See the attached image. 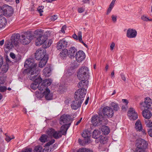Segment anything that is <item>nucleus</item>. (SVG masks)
I'll use <instances>...</instances> for the list:
<instances>
[{"label": "nucleus", "mask_w": 152, "mask_h": 152, "mask_svg": "<svg viewBox=\"0 0 152 152\" xmlns=\"http://www.w3.org/2000/svg\"><path fill=\"white\" fill-rule=\"evenodd\" d=\"M20 35L19 34H14L11 37V42L14 45L17 46L19 42L20 38Z\"/></svg>", "instance_id": "16"}, {"label": "nucleus", "mask_w": 152, "mask_h": 152, "mask_svg": "<svg viewBox=\"0 0 152 152\" xmlns=\"http://www.w3.org/2000/svg\"><path fill=\"white\" fill-rule=\"evenodd\" d=\"M51 69L50 66L46 67L43 71V74L47 77H49L51 75Z\"/></svg>", "instance_id": "27"}, {"label": "nucleus", "mask_w": 152, "mask_h": 152, "mask_svg": "<svg viewBox=\"0 0 152 152\" xmlns=\"http://www.w3.org/2000/svg\"><path fill=\"white\" fill-rule=\"evenodd\" d=\"M51 149L49 147H46L44 149L43 148V152H50Z\"/></svg>", "instance_id": "47"}, {"label": "nucleus", "mask_w": 152, "mask_h": 152, "mask_svg": "<svg viewBox=\"0 0 152 152\" xmlns=\"http://www.w3.org/2000/svg\"><path fill=\"white\" fill-rule=\"evenodd\" d=\"M2 9V11L3 12V14L5 16H10L13 13L12 7L7 5H4Z\"/></svg>", "instance_id": "10"}, {"label": "nucleus", "mask_w": 152, "mask_h": 152, "mask_svg": "<svg viewBox=\"0 0 152 152\" xmlns=\"http://www.w3.org/2000/svg\"><path fill=\"white\" fill-rule=\"evenodd\" d=\"M100 132L98 130H95L93 132L92 137L93 138L97 139L99 138L101 136L100 135Z\"/></svg>", "instance_id": "29"}, {"label": "nucleus", "mask_w": 152, "mask_h": 152, "mask_svg": "<svg viewBox=\"0 0 152 152\" xmlns=\"http://www.w3.org/2000/svg\"><path fill=\"white\" fill-rule=\"evenodd\" d=\"M42 83L47 88L48 86H49L51 85L52 82L51 80L47 79L44 80Z\"/></svg>", "instance_id": "36"}, {"label": "nucleus", "mask_w": 152, "mask_h": 152, "mask_svg": "<svg viewBox=\"0 0 152 152\" xmlns=\"http://www.w3.org/2000/svg\"><path fill=\"white\" fill-rule=\"evenodd\" d=\"M57 18V15H53L51 17V19L52 20L54 21L56 20Z\"/></svg>", "instance_id": "56"}, {"label": "nucleus", "mask_w": 152, "mask_h": 152, "mask_svg": "<svg viewBox=\"0 0 152 152\" xmlns=\"http://www.w3.org/2000/svg\"><path fill=\"white\" fill-rule=\"evenodd\" d=\"M48 59L47 58L40 60V61L39 64V66L40 67L42 68L47 63Z\"/></svg>", "instance_id": "33"}, {"label": "nucleus", "mask_w": 152, "mask_h": 152, "mask_svg": "<svg viewBox=\"0 0 152 152\" xmlns=\"http://www.w3.org/2000/svg\"><path fill=\"white\" fill-rule=\"evenodd\" d=\"M152 104L151 99L149 97H146L145 99L144 102L140 104L141 105L145 107L146 108H150Z\"/></svg>", "instance_id": "22"}, {"label": "nucleus", "mask_w": 152, "mask_h": 152, "mask_svg": "<svg viewBox=\"0 0 152 152\" xmlns=\"http://www.w3.org/2000/svg\"><path fill=\"white\" fill-rule=\"evenodd\" d=\"M32 34L30 32H25L21 36V42L23 45H27L33 39Z\"/></svg>", "instance_id": "5"}, {"label": "nucleus", "mask_w": 152, "mask_h": 152, "mask_svg": "<svg viewBox=\"0 0 152 152\" xmlns=\"http://www.w3.org/2000/svg\"><path fill=\"white\" fill-rule=\"evenodd\" d=\"M77 77L78 79L80 80L87 79L89 77L88 67L83 66L80 68L78 72Z\"/></svg>", "instance_id": "3"}, {"label": "nucleus", "mask_w": 152, "mask_h": 152, "mask_svg": "<svg viewBox=\"0 0 152 152\" xmlns=\"http://www.w3.org/2000/svg\"><path fill=\"white\" fill-rule=\"evenodd\" d=\"M57 48L58 50H60L64 48L61 42L59 41L57 44Z\"/></svg>", "instance_id": "44"}, {"label": "nucleus", "mask_w": 152, "mask_h": 152, "mask_svg": "<svg viewBox=\"0 0 152 152\" xmlns=\"http://www.w3.org/2000/svg\"><path fill=\"white\" fill-rule=\"evenodd\" d=\"M38 84L37 88L41 91L45 90L43 92V95L45 96V98L47 100H50L52 99V96L50 94V90L48 88H47L46 86L44 85L42 82L40 83V82Z\"/></svg>", "instance_id": "4"}, {"label": "nucleus", "mask_w": 152, "mask_h": 152, "mask_svg": "<svg viewBox=\"0 0 152 152\" xmlns=\"http://www.w3.org/2000/svg\"><path fill=\"white\" fill-rule=\"evenodd\" d=\"M60 128V130L59 131L61 132L62 135H65L66 134V131L70 125V124H68L63 125Z\"/></svg>", "instance_id": "24"}, {"label": "nucleus", "mask_w": 152, "mask_h": 152, "mask_svg": "<svg viewBox=\"0 0 152 152\" xmlns=\"http://www.w3.org/2000/svg\"><path fill=\"white\" fill-rule=\"evenodd\" d=\"M3 59L2 57L0 56V68L2 66L3 64Z\"/></svg>", "instance_id": "58"}, {"label": "nucleus", "mask_w": 152, "mask_h": 152, "mask_svg": "<svg viewBox=\"0 0 152 152\" xmlns=\"http://www.w3.org/2000/svg\"><path fill=\"white\" fill-rule=\"evenodd\" d=\"M10 57L12 59L16 58L15 55L13 53H10Z\"/></svg>", "instance_id": "55"}, {"label": "nucleus", "mask_w": 152, "mask_h": 152, "mask_svg": "<svg viewBox=\"0 0 152 152\" xmlns=\"http://www.w3.org/2000/svg\"><path fill=\"white\" fill-rule=\"evenodd\" d=\"M145 149H144L142 148H140L137 147L136 149L135 152H145Z\"/></svg>", "instance_id": "46"}, {"label": "nucleus", "mask_w": 152, "mask_h": 152, "mask_svg": "<svg viewBox=\"0 0 152 152\" xmlns=\"http://www.w3.org/2000/svg\"><path fill=\"white\" fill-rule=\"evenodd\" d=\"M86 93V89H78L75 93L74 95L75 99L83 102Z\"/></svg>", "instance_id": "6"}, {"label": "nucleus", "mask_w": 152, "mask_h": 152, "mask_svg": "<svg viewBox=\"0 0 152 152\" xmlns=\"http://www.w3.org/2000/svg\"><path fill=\"white\" fill-rule=\"evenodd\" d=\"M102 113L106 117L109 118L112 117L114 113L113 109L108 106L105 107L103 108Z\"/></svg>", "instance_id": "11"}, {"label": "nucleus", "mask_w": 152, "mask_h": 152, "mask_svg": "<svg viewBox=\"0 0 152 152\" xmlns=\"http://www.w3.org/2000/svg\"><path fill=\"white\" fill-rule=\"evenodd\" d=\"M148 132L149 135L152 137V129L149 130Z\"/></svg>", "instance_id": "63"}, {"label": "nucleus", "mask_w": 152, "mask_h": 152, "mask_svg": "<svg viewBox=\"0 0 152 152\" xmlns=\"http://www.w3.org/2000/svg\"><path fill=\"white\" fill-rule=\"evenodd\" d=\"M111 107L113 108V110L117 111L120 109L118 104L115 102H112L110 104Z\"/></svg>", "instance_id": "32"}, {"label": "nucleus", "mask_w": 152, "mask_h": 152, "mask_svg": "<svg viewBox=\"0 0 152 152\" xmlns=\"http://www.w3.org/2000/svg\"><path fill=\"white\" fill-rule=\"evenodd\" d=\"M135 128L137 131H140L142 129L141 123L139 120L137 121L135 124Z\"/></svg>", "instance_id": "31"}, {"label": "nucleus", "mask_w": 152, "mask_h": 152, "mask_svg": "<svg viewBox=\"0 0 152 152\" xmlns=\"http://www.w3.org/2000/svg\"><path fill=\"white\" fill-rule=\"evenodd\" d=\"M82 1L84 4H89L90 3V0H83Z\"/></svg>", "instance_id": "57"}, {"label": "nucleus", "mask_w": 152, "mask_h": 152, "mask_svg": "<svg viewBox=\"0 0 152 152\" xmlns=\"http://www.w3.org/2000/svg\"><path fill=\"white\" fill-rule=\"evenodd\" d=\"M32 149L31 148H26L23 150L21 152H31Z\"/></svg>", "instance_id": "53"}, {"label": "nucleus", "mask_w": 152, "mask_h": 152, "mask_svg": "<svg viewBox=\"0 0 152 152\" xmlns=\"http://www.w3.org/2000/svg\"><path fill=\"white\" fill-rule=\"evenodd\" d=\"M136 146L142 148L146 149L148 146V143L144 140L141 139H139L137 140Z\"/></svg>", "instance_id": "17"}, {"label": "nucleus", "mask_w": 152, "mask_h": 152, "mask_svg": "<svg viewBox=\"0 0 152 152\" xmlns=\"http://www.w3.org/2000/svg\"><path fill=\"white\" fill-rule=\"evenodd\" d=\"M128 115L130 119L135 120L137 119L138 116L135 111L133 108H130L128 111Z\"/></svg>", "instance_id": "18"}, {"label": "nucleus", "mask_w": 152, "mask_h": 152, "mask_svg": "<svg viewBox=\"0 0 152 152\" xmlns=\"http://www.w3.org/2000/svg\"><path fill=\"white\" fill-rule=\"evenodd\" d=\"M115 43L114 42H112L110 46V49L111 50H113V48L115 46Z\"/></svg>", "instance_id": "60"}, {"label": "nucleus", "mask_w": 152, "mask_h": 152, "mask_svg": "<svg viewBox=\"0 0 152 152\" xmlns=\"http://www.w3.org/2000/svg\"><path fill=\"white\" fill-rule=\"evenodd\" d=\"M14 45L10 40H7L5 41L4 45V48L6 51H9L11 50L13 47Z\"/></svg>", "instance_id": "20"}, {"label": "nucleus", "mask_w": 152, "mask_h": 152, "mask_svg": "<svg viewBox=\"0 0 152 152\" xmlns=\"http://www.w3.org/2000/svg\"><path fill=\"white\" fill-rule=\"evenodd\" d=\"M24 66L28 68L24 71L27 73L28 76L33 75L34 76L31 77V79L33 80L35 78L36 75L38 74L39 72L37 65L34 62V60L32 59L29 58L27 59L25 61Z\"/></svg>", "instance_id": "2"}, {"label": "nucleus", "mask_w": 152, "mask_h": 152, "mask_svg": "<svg viewBox=\"0 0 152 152\" xmlns=\"http://www.w3.org/2000/svg\"><path fill=\"white\" fill-rule=\"evenodd\" d=\"M6 88L5 87H0V91L2 92H4L6 90Z\"/></svg>", "instance_id": "54"}, {"label": "nucleus", "mask_w": 152, "mask_h": 152, "mask_svg": "<svg viewBox=\"0 0 152 152\" xmlns=\"http://www.w3.org/2000/svg\"><path fill=\"white\" fill-rule=\"evenodd\" d=\"M37 75H36V77L33 80L31 79V77H33L34 75H31L30 76H28L30 78V79L31 80H34V81L31 84L30 87L31 89L33 90H35L37 88V86L39 83L41 82L42 80L39 77V76H38Z\"/></svg>", "instance_id": "13"}, {"label": "nucleus", "mask_w": 152, "mask_h": 152, "mask_svg": "<svg viewBox=\"0 0 152 152\" xmlns=\"http://www.w3.org/2000/svg\"><path fill=\"white\" fill-rule=\"evenodd\" d=\"M122 102L125 103V105L126 106L128 104V101L126 99H122Z\"/></svg>", "instance_id": "61"}, {"label": "nucleus", "mask_w": 152, "mask_h": 152, "mask_svg": "<svg viewBox=\"0 0 152 152\" xmlns=\"http://www.w3.org/2000/svg\"><path fill=\"white\" fill-rule=\"evenodd\" d=\"M44 7L43 6H41L37 8V10L39 13L40 16H41L42 15V13L43 12V9H44Z\"/></svg>", "instance_id": "40"}, {"label": "nucleus", "mask_w": 152, "mask_h": 152, "mask_svg": "<svg viewBox=\"0 0 152 152\" xmlns=\"http://www.w3.org/2000/svg\"><path fill=\"white\" fill-rule=\"evenodd\" d=\"M46 133L50 137H53L55 139H58L62 137V135L59 131H56L54 129L51 128L48 129Z\"/></svg>", "instance_id": "7"}, {"label": "nucleus", "mask_w": 152, "mask_h": 152, "mask_svg": "<svg viewBox=\"0 0 152 152\" xmlns=\"http://www.w3.org/2000/svg\"><path fill=\"white\" fill-rule=\"evenodd\" d=\"M137 35V32L134 29H128L126 32L127 37L130 38H135Z\"/></svg>", "instance_id": "19"}, {"label": "nucleus", "mask_w": 152, "mask_h": 152, "mask_svg": "<svg viewBox=\"0 0 152 152\" xmlns=\"http://www.w3.org/2000/svg\"><path fill=\"white\" fill-rule=\"evenodd\" d=\"M66 29V26H62L61 28V30L60 31V33L61 32L62 33H65V30Z\"/></svg>", "instance_id": "51"}, {"label": "nucleus", "mask_w": 152, "mask_h": 152, "mask_svg": "<svg viewBox=\"0 0 152 152\" xmlns=\"http://www.w3.org/2000/svg\"><path fill=\"white\" fill-rule=\"evenodd\" d=\"M9 68V65L8 64H4L1 68L0 73L2 74L6 73L8 70Z\"/></svg>", "instance_id": "30"}, {"label": "nucleus", "mask_w": 152, "mask_h": 152, "mask_svg": "<svg viewBox=\"0 0 152 152\" xmlns=\"http://www.w3.org/2000/svg\"><path fill=\"white\" fill-rule=\"evenodd\" d=\"M85 10V8L83 7L79 8L78 9V11L79 13H82Z\"/></svg>", "instance_id": "52"}, {"label": "nucleus", "mask_w": 152, "mask_h": 152, "mask_svg": "<svg viewBox=\"0 0 152 152\" xmlns=\"http://www.w3.org/2000/svg\"><path fill=\"white\" fill-rule=\"evenodd\" d=\"M117 16L115 15H112L111 18L113 21L114 23H115L117 20Z\"/></svg>", "instance_id": "50"}, {"label": "nucleus", "mask_w": 152, "mask_h": 152, "mask_svg": "<svg viewBox=\"0 0 152 152\" xmlns=\"http://www.w3.org/2000/svg\"><path fill=\"white\" fill-rule=\"evenodd\" d=\"M68 53V50L66 49H65L63 50L60 53V56L64 58V57L67 56Z\"/></svg>", "instance_id": "35"}, {"label": "nucleus", "mask_w": 152, "mask_h": 152, "mask_svg": "<svg viewBox=\"0 0 152 152\" xmlns=\"http://www.w3.org/2000/svg\"><path fill=\"white\" fill-rule=\"evenodd\" d=\"M77 50L74 47L70 48L69 49L68 55L71 58H74L75 54L77 52Z\"/></svg>", "instance_id": "25"}, {"label": "nucleus", "mask_w": 152, "mask_h": 152, "mask_svg": "<svg viewBox=\"0 0 152 152\" xmlns=\"http://www.w3.org/2000/svg\"><path fill=\"white\" fill-rule=\"evenodd\" d=\"M77 152H93V151L90 149L83 148L79 149Z\"/></svg>", "instance_id": "37"}, {"label": "nucleus", "mask_w": 152, "mask_h": 152, "mask_svg": "<svg viewBox=\"0 0 152 152\" xmlns=\"http://www.w3.org/2000/svg\"><path fill=\"white\" fill-rule=\"evenodd\" d=\"M71 116L68 115L64 114L60 118V124H61L66 125L70 124L71 119Z\"/></svg>", "instance_id": "12"}, {"label": "nucleus", "mask_w": 152, "mask_h": 152, "mask_svg": "<svg viewBox=\"0 0 152 152\" xmlns=\"http://www.w3.org/2000/svg\"><path fill=\"white\" fill-rule=\"evenodd\" d=\"M101 130L102 133L105 135L107 134L110 132L109 128L106 126H103L101 128Z\"/></svg>", "instance_id": "28"}, {"label": "nucleus", "mask_w": 152, "mask_h": 152, "mask_svg": "<svg viewBox=\"0 0 152 152\" xmlns=\"http://www.w3.org/2000/svg\"><path fill=\"white\" fill-rule=\"evenodd\" d=\"M99 139L100 142L103 144H104L105 143V141L106 140V138L103 136H101Z\"/></svg>", "instance_id": "42"}, {"label": "nucleus", "mask_w": 152, "mask_h": 152, "mask_svg": "<svg viewBox=\"0 0 152 152\" xmlns=\"http://www.w3.org/2000/svg\"><path fill=\"white\" fill-rule=\"evenodd\" d=\"M60 42H61V44L63 45V46L64 48L66 47L68 45V42L67 41L64 39H63L60 40Z\"/></svg>", "instance_id": "39"}, {"label": "nucleus", "mask_w": 152, "mask_h": 152, "mask_svg": "<svg viewBox=\"0 0 152 152\" xmlns=\"http://www.w3.org/2000/svg\"><path fill=\"white\" fill-rule=\"evenodd\" d=\"M4 39H2L0 41V46H2L4 44Z\"/></svg>", "instance_id": "64"}, {"label": "nucleus", "mask_w": 152, "mask_h": 152, "mask_svg": "<svg viewBox=\"0 0 152 152\" xmlns=\"http://www.w3.org/2000/svg\"><path fill=\"white\" fill-rule=\"evenodd\" d=\"M121 76L122 80L124 81H125L126 80V79L125 76L123 74H121Z\"/></svg>", "instance_id": "62"}, {"label": "nucleus", "mask_w": 152, "mask_h": 152, "mask_svg": "<svg viewBox=\"0 0 152 152\" xmlns=\"http://www.w3.org/2000/svg\"><path fill=\"white\" fill-rule=\"evenodd\" d=\"M35 151L34 152H43V148L40 146H37L35 148Z\"/></svg>", "instance_id": "38"}, {"label": "nucleus", "mask_w": 152, "mask_h": 152, "mask_svg": "<svg viewBox=\"0 0 152 152\" xmlns=\"http://www.w3.org/2000/svg\"><path fill=\"white\" fill-rule=\"evenodd\" d=\"M82 135V137L84 138V142L85 143H82V141L80 139H79L78 141L80 145H84L86 143L88 142L90 140V137L91 136L90 132L88 130H85L83 132Z\"/></svg>", "instance_id": "9"}, {"label": "nucleus", "mask_w": 152, "mask_h": 152, "mask_svg": "<svg viewBox=\"0 0 152 152\" xmlns=\"http://www.w3.org/2000/svg\"><path fill=\"white\" fill-rule=\"evenodd\" d=\"M55 141V140L54 139H52L50 141H49L45 144V146L46 147H49L50 145H52L53 143Z\"/></svg>", "instance_id": "43"}, {"label": "nucleus", "mask_w": 152, "mask_h": 152, "mask_svg": "<svg viewBox=\"0 0 152 152\" xmlns=\"http://www.w3.org/2000/svg\"><path fill=\"white\" fill-rule=\"evenodd\" d=\"M82 81L80 82L77 85L78 87L80 89H86L88 85V81L85 80H81Z\"/></svg>", "instance_id": "23"}, {"label": "nucleus", "mask_w": 152, "mask_h": 152, "mask_svg": "<svg viewBox=\"0 0 152 152\" xmlns=\"http://www.w3.org/2000/svg\"><path fill=\"white\" fill-rule=\"evenodd\" d=\"M5 135L6 136V137L5 138V140L7 141V142H9L12 139H14L15 138L12 135V137H10L8 136L7 135V134H5Z\"/></svg>", "instance_id": "41"}, {"label": "nucleus", "mask_w": 152, "mask_h": 152, "mask_svg": "<svg viewBox=\"0 0 152 152\" xmlns=\"http://www.w3.org/2000/svg\"><path fill=\"white\" fill-rule=\"evenodd\" d=\"M112 9L113 8L111 7H109L107 9V12L106 13V14L107 15H108L109 14V13L111 12Z\"/></svg>", "instance_id": "59"}, {"label": "nucleus", "mask_w": 152, "mask_h": 152, "mask_svg": "<svg viewBox=\"0 0 152 152\" xmlns=\"http://www.w3.org/2000/svg\"><path fill=\"white\" fill-rule=\"evenodd\" d=\"M83 102L77 100H75L72 102L71 104V106L73 109L77 110L80 107L81 104Z\"/></svg>", "instance_id": "21"}, {"label": "nucleus", "mask_w": 152, "mask_h": 152, "mask_svg": "<svg viewBox=\"0 0 152 152\" xmlns=\"http://www.w3.org/2000/svg\"><path fill=\"white\" fill-rule=\"evenodd\" d=\"M102 116L97 115L93 116L92 118V122L93 125L94 126L99 125L102 124Z\"/></svg>", "instance_id": "15"}, {"label": "nucleus", "mask_w": 152, "mask_h": 152, "mask_svg": "<svg viewBox=\"0 0 152 152\" xmlns=\"http://www.w3.org/2000/svg\"><path fill=\"white\" fill-rule=\"evenodd\" d=\"M48 136L45 134L42 135L39 139V140L42 142H45L48 141Z\"/></svg>", "instance_id": "34"}, {"label": "nucleus", "mask_w": 152, "mask_h": 152, "mask_svg": "<svg viewBox=\"0 0 152 152\" xmlns=\"http://www.w3.org/2000/svg\"><path fill=\"white\" fill-rule=\"evenodd\" d=\"M75 57L77 62L80 63L85 58L86 55L83 51L79 50L76 53Z\"/></svg>", "instance_id": "14"}, {"label": "nucleus", "mask_w": 152, "mask_h": 152, "mask_svg": "<svg viewBox=\"0 0 152 152\" xmlns=\"http://www.w3.org/2000/svg\"><path fill=\"white\" fill-rule=\"evenodd\" d=\"M146 122L147 123V126L148 127H152V122L150 121L149 120H148Z\"/></svg>", "instance_id": "49"}, {"label": "nucleus", "mask_w": 152, "mask_h": 152, "mask_svg": "<svg viewBox=\"0 0 152 152\" xmlns=\"http://www.w3.org/2000/svg\"><path fill=\"white\" fill-rule=\"evenodd\" d=\"M35 58L37 60L47 58L45 52L43 49H39L37 50L35 53Z\"/></svg>", "instance_id": "8"}, {"label": "nucleus", "mask_w": 152, "mask_h": 152, "mask_svg": "<svg viewBox=\"0 0 152 152\" xmlns=\"http://www.w3.org/2000/svg\"><path fill=\"white\" fill-rule=\"evenodd\" d=\"M77 37L79 41H82V32L81 31H79L78 32L77 34Z\"/></svg>", "instance_id": "48"}, {"label": "nucleus", "mask_w": 152, "mask_h": 152, "mask_svg": "<svg viewBox=\"0 0 152 152\" xmlns=\"http://www.w3.org/2000/svg\"><path fill=\"white\" fill-rule=\"evenodd\" d=\"M141 18L144 21H152V19H149L145 15L142 16Z\"/></svg>", "instance_id": "45"}, {"label": "nucleus", "mask_w": 152, "mask_h": 152, "mask_svg": "<svg viewBox=\"0 0 152 152\" xmlns=\"http://www.w3.org/2000/svg\"><path fill=\"white\" fill-rule=\"evenodd\" d=\"M143 116L146 119H149L152 116L151 112L148 110H144L142 113Z\"/></svg>", "instance_id": "26"}, {"label": "nucleus", "mask_w": 152, "mask_h": 152, "mask_svg": "<svg viewBox=\"0 0 152 152\" xmlns=\"http://www.w3.org/2000/svg\"><path fill=\"white\" fill-rule=\"evenodd\" d=\"M34 34L37 38L35 42L36 46H39L44 43V48H47L51 45L52 40L51 39L47 40L48 36L43 34V31L41 30H37L34 31Z\"/></svg>", "instance_id": "1"}]
</instances>
